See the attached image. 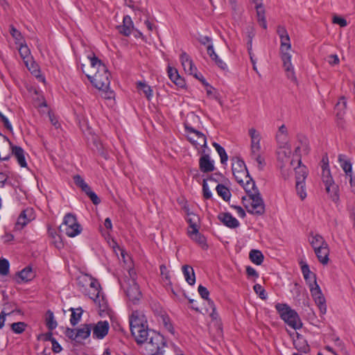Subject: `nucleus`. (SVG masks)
I'll return each mask as SVG.
<instances>
[{
  "instance_id": "13",
  "label": "nucleus",
  "mask_w": 355,
  "mask_h": 355,
  "mask_svg": "<svg viewBox=\"0 0 355 355\" xmlns=\"http://www.w3.org/2000/svg\"><path fill=\"white\" fill-rule=\"evenodd\" d=\"M33 218V209H26L21 211L15 223L16 230H21Z\"/></svg>"
},
{
  "instance_id": "9",
  "label": "nucleus",
  "mask_w": 355,
  "mask_h": 355,
  "mask_svg": "<svg viewBox=\"0 0 355 355\" xmlns=\"http://www.w3.org/2000/svg\"><path fill=\"white\" fill-rule=\"evenodd\" d=\"M322 178L324 183L327 192L330 194L334 200L338 198L337 194V186L334 184V180L331 175L329 164L324 163V166H322Z\"/></svg>"
},
{
  "instance_id": "16",
  "label": "nucleus",
  "mask_w": 355,
  "mask_h": 355,
  "mask_svg": "<svg viewBox=\"0 0 355 355\" xmlns=\"http://www.w3.org/2000/svg\"><path fill=\"white\" fill-rule=\"evenodd\" d=\"M218 218L229 228H236L240 225L239 220L228 212L219 214Z\"/></svg>"
},
{
  "instance_id": "47",
  "label": "nucleus",
  "mask_w": 355,
  "mask_h": 355,
  "mask_svg": "<svg viewBox=\"0 0 355 355\" xmlns=\"http://www.w3.org/2000/svg\"><path fill=\"white\" fill-rule=\"evenodd\" d=\"M301 270H302V272L303 274L304 277H306V275H311L312 276L311 280H313L312 282H313V281H316L315 274L313 273L310 270L309 266L307 263H304L302 264Z\"/></svg>"
},
{
  "instance_id": "59",
  "label": "nucleus",
  "mask_w": 355,
  "mask_h": 355,
  "mask_svg": "<svg viewBox=\"0 0 355 355\" xmlns=\"http://www.w3.org/2000/svg\"><path fill=\"white\" fill-rule=\"evenodd\" d=\"M0 120L3 123V126L8 130L12 131V127L11 123H10L8 118L4 116L1 112H0Z\"/></svg>"
},
{
  "instance_id": "2",
  "label": "nucleus",
  "mask_w": 355,
  "mask_h": 355,
  "mask_svg": "<svg viewBox=\"0 0 355 355\" xmlns=\"http://www.w3.org/2000/svg\"><path fill=\"white\" fill-rule=\"evenodd\" d=\"M130 328L132 336L138 345H141L148 340L154 330L148 328L145 315L138 311H132L129 318Z\"/></svg>"
},
{
  "instance_id": "32",
  "label": "nucleus",
  "mask_w": 355,
  "mask_h": 355,
  "mask_svg": "<svg viewBox=\"0 0 355 355\" xmlns=\"http://www.w3.org/2000/svg\"><path fill=\"white\" fill-rule=\"evenodd\" d=\"M309 242L313 249L322 247V245H327V243L320 234L311 235L309 239Z\"/></svg>"
},
{
  "instance_id": "48",
  "label": "nucleus",
  "mask_w": 355,
  "mask_h": 355,
  "mask_svg": "<svg viewBox=\"0 0 355 355\" xmlns=\"http://www.w3.org/2000/svg\"><path fill=\"white\" fill-rule=\"evenodd\" d=\"M198 291L201 297L204 300H206L208 303L209 300H211L209 298V292L206 287L203 286L202 285H200L198 288Z\"/></svg>"
},
{
  "instance_id": "61",
  "label": "nucleus",
  "mask_w": 355,
  "mask_h": 355,
  "mask_svg": "<svg viewBox=\"0 0 355 355\" xmlns=\"http://www.w3.org/2000/svg\"><path fill=\"white\" fill-rule=\"evenodd\" d=\"M178 71L175 68H173L170 66L168 67V75L169 78L173 82L174 79L178 76Z\"/></svg>"
},
{
  "instance_id": "51",
  "label": "nucleus",
  "mask_w": 355,
  "mask_h": 355,
  "mask_svg": "<svg viewBox=\"0 0 355 355\" xmlns=\"http://www.w3.org/2000/svg\"><path fill=\"white\" fill-rule=\"evenodd\" d=\"M10 33L12 37L18 42L23 40L21 33L18 30H17V28H15V26H13L12 25L10 26Z\"/></svg>"
},
{
  "instance_id": "4",
  "label": "nucleus",
  "mask_w": 355,
  "mask_h": 355,
  "mask_svg": "<svg viewBox=\"0 0 355 355\" xmlns=\"http://www.w3.org/2000/svg\"><path fill=\"white\" fill-rule=\"evenodd\" d=\"M146 355H164L167 347L165 338L155 331L145 342Z\"/></svg>"
},
{
  "instance_id": "50",
  "label": "nucleus",
  "mask_w": 355,
  "mask_h": 355,
  "mask_svg": "<svg viewBox=\"0 0 355 355\" xmlns=\"http://www.w3.org/2000/svg\"><path fill=\"white\" fill-rule=\"evenodd\" d=\"M72 313L70 318V323L72 326H75L80 321L82 313H76L73 309H71Z\"/></svg>"
},
{
  "instance_id": "36",
  "label": "nucleus",
  "mask_w": 355,
  "mask_h": 355,
  "mask_svg": "<svg viewBox=\"0 0 355 355\" xmlns=\"http://www.w3.org/2000/svg\"><path fill=\"white\" fill-rule=\"evenodd\" d=\"M19 53L23 58L26 65L28 67V60L30 58V50L26 44L21 43L19 48Z\"/></svg>"
},
{
  "instance_id": "54",
  "label": "nucleus",
  "mask_w": 355,
  "mask_h": 355,
  "mask_svg": "<svg viewBox=\"0 0 355 355\" xmlns=\"http://www.w3.org/2000/svg\"><path fill=\"white\" fill-rule=\"evenodd\" d=\"M279 168H280L281 173H282L283 178L285 180L288 179L292 173L291 168H286V164H280Z\"/></svg>"
},
{
  "instance_id": "33",
  "label": "nucleus",
  "mask_w": 355,
  "mask_h": 355,
  "mask_svg": "<svg viewBox=\"0 0 355 355\" xmlns=\"http://www.w3.org/2000/svg\"><path fill=\"white\" fill-rule=\"evenodd\" d=\"M216 191L219 196H220L224 200L228 201L231 197V193L229 189L223 184H218L216 186Z\"/></svg>"
},
{
  "instance_id": "49",
  "label": "nucleus",
  "mask_w": 355,
  "mask_h": 355,
  "mask_svg": "<svg viewBox=\"0 0 355 355\" xmlns=\"http://www.w3.org/2000/svg\"><path fill=\"white\" fill-rule=\"evenodd\" d=\"M161 275L163 277V278L165 279V280L167 282V284H171V277H170V272L167 269L166 266L164 264L161 265L159 266Z\"/></svg>"
},
{
  "instance_id": "31",
  "label": "nucleus",
  "mask_w": 355,
  "mask_h": 355,
  "mask_svg": "<svg viewBox=\"0 0 355 355\" xmlns=\"http://www.w3.org/2000/svg\"><path fill=\"white\" fill-rule=\"evenodd\" d=\"M91 326L89 324H84L82 327L76 329L78 342L88 338L91 334Z\"/></svg>"
},
{
  "instance_id": "18",
  "label": "nucleus",
  "mask_w": 355,
  "mask_h": 355,
  "mask_svg": "<svg viewBox=\"0 0 355 355\" xmlns=\"http://www.w3.org/2000/svg\"><path fill=\"white\" fill-rule=\"evenodd\" d=\"M199 168L203 173L211 172L214 170V161L210 159L209 155L205 154L199 159Z\"/></svg>"
},
{
  "instance_id": "21",
  "label": "nucleus",
  "mask_w": 355,
  "mask_h": 355,
  "mask_svg": "<svg viewBox=\"0 0 355 355\" xmlns=\"http://www.w3.org/2000/svg\"><path fill=\"white\" fill-rule=\"evenodd\" d=\"M132 28L133 23L129 15L124 16L123 25L118 26L119 32L125 36H129L131 34Z\"/></svg>"
},
{
  "instance_id": "19",
  "label": "nucleus",
  "mask_w": 355,
  "mask_h": 355,
  "mask_svg": "<svg viewBox=\"0 0 355 355\" xmlns=\"http://www.w3.org/2000/svg\"><path fill=\"white\" fill-rule=\"evenodd\" d=\"M10 144L12 148V154L16 157L19 166L23 168L26 167L27 163L25 159V152L24 149L20 146H13L10 142Z\"/></svg>"
},
{
  "instance_id": "52",
  "label": "nucleus",
  "mask_w": 355,
  "mask_h": 355,
  "mask_svg": "<svg viewBox=\"0 0 355 355\" xmlns=\"http://www.w3.org/2000/svg\"><path fill=\"white\" fill-rule=\"evenodd\" d=\"M287 136V128L285 125H282L279 128V132L277 134V139H283L284 140L286 138Z\"/></svg>"
},
{
  "instance_id": "44",
  "label": "nucleus",
  "mask_w": 355,
  "mask_h": 355,
  "mask_svg": "<svg viewBox=\"0 0 355 355\" xmlns=\"http://www.w3.org/2000/svg\"><path fill=\"white\" fill-rule=\"evenodd\" d=\"M250 156L252 159L256 160L258 164V167L260 170H262L264 166L266 165L265 159L260 154V152H256L253 153H250Z\"/></svg>"
},
{
  "instance_id": "27",
  "label": "nucleus",
  "mask_w": 355,
  "mask_h": 355,
  "mask_svg": "<svg viewBox=\"0 0 355 355\" xmlns=\"http://www.w3.org/2000/svg\"><path fill=\"white\" fill-rule=\"evenodd\" d=\"M293 343L295 348L302 352L306 353L309 351V345H308L306 340L302 336L297 333V338L294 340Z\"/></svg>"
},
{
  "instance_id": "38",
  "label": "nucleus",
  "mask_w": 355,
  "mask_h": 355,
  "mask_svg": "<svg viewBox=\"0 0 355 355\" xmlns=\"http://www.w3.org/2000/svg\"><path fill=\"white\" fill-rule=\"evenodd\" d=\"M186 129L189 132L193 134L195 137H196V139H201V142L202 143V147H205V148L207 147V139H206L205 135L203 133L195 130L194 128H193L191 127H189L187 125H186Z\"/></svg>"
},
{
  "instance_id": "10",
  "label": "nucleus",
  "mask_w": 355,
  "mask_h": 355,
  "mask_svg": "<svg viewBox=\"0 0 355 355\" xmlns=\"http://www.w3.org/2000/svg\"><path fill=\"white\" fill-rule=\"evenodd\" d=\"M248 197L251 202L249 205H245L247 211L252 214L263 215L265 213V204L259 191L250 194Z\"/></svg>"
},
{
  "instance_id": "28",
  "label": "nucleus",
  "mask_w": 355,
  "mask_h": 355,
  "mask_svg": "<svg viewBox=\"0 0 355 355\" xmlns=\"http://www.w3.org/2000/svg\"><path fill=\"white\" fill-rule=\"evenodd\" d=\"M291 151L281 148L277 152V159L280 164H288L293 165V160H290Z\"/></svg>"
},
{
  "instance_id": "58",
  "label": "nucleus",
  "mask_w": 355,
  "mask_h": 355,
  "mask_svg": "<svg viewBox=\"0 0 355 355\" xmlns=\"http://www.w3.org/2000/svg\"><path fill=\"white\" fill-rule=\"evenodd\" d=\"M248 134L250 137L251 141L261 140V135L259 132L254 128H252L249 129Z\"/></svg>"
},
{
  "instance_id": "64",
  "label": "nucleus",
  "mask_w": 355,
  "mask_h": 355,
  "mask_svg": "<svg viewBox=\"0 0 355 355\" xmlns=\"http://www.w3.org/2000/svg\"><path fill=\"white\" fill-rule=\"evenodd\" d=\"M347 107V100L345 97L342 96L340 98L339 101L336 105V109H340L341 110H344Z\"/></svg>"
},
{
  "instance_id": "42",
  "label": "nucleus",
  "mask_w": 355,
  "mask_h": 355,
  "mask_svg": "<svg viewBox=\"0 0 355 355\" xmlns=\"http://www.w3.org/2000/svg\"><path fill=\"white\" fill-rule=\"evenodd\" d=\"M313 300L315 304L319 307L320 313L322 314H325L327 312V305L324 297H317Z\"/></svg>"
},
{
  "instance_id": "3",
  "label": "nucleus",
  "mask_w": 355,
  "mask_h": 355,
  "mask_svg": "<svg viewBox=\"0 0 355 355\" xmlns=\"http://www.w3.org/2000/svg\"><path fill=\"white\" fill-rule=\"evenodd\" d=\"M275 309L281 319L289 327L294 329H300L302 327L303 324L298 313L287 304L277 303Z\"/></svg>"
},
{
  "instance_id": "22",
  "label": "nucleus",
  "mask_w": 355,
  "mask_h": 355,
  "mask_svg": "<svg viewBox=\"0 0 355 355\" xmlns=\"http://www.w3.org/2000/svg\"><path fill=\"white\" fill-rule=\"evenodd\" d=\"M255 8L257 11V21L259 25L264 29L267 28V22L265 16V9L261 1H257Z\"/></svg>"
},
{
  "instance_id": "41",
  "label": "nucleus",
  "mask_w": 355,
  "mask_h": 355,
  "mask_svg": "<svg viewBox=\"0 0 355 355\" xmlns=\"http://www.w3.org/2000/svg\"><path fill=\"white\" fill-rule=\"evenodd\" d=\"M296 191L297 195L300 196L301 200H304L306 197V193L305 191V183L304 182H300L299 180L296 182Z\"/></svg>"
},
{
  "instance_id": "8",
  "label": "nucleus",
  "mask_w": 355,
  "mask_h": 355,
  "mask_svg": "<svg viewBox=\"0 0 355 355\" xmlns=\"http://www.w3.org/2000/svg\"><path fill=\"white\" fill-rule=\"evenodd\" d=\"M232 173L236 182L243 185V179L248 178L250 175L244 161L239 157L232 159Z\"/></svg>"
},
{
  "instance_id": "55",
  "label": "nucleus",
  "mask_w": 355,
  "mask_h": 355,
  "mask_svg": "<svg viewBox=\"0 0 355 355\" xmlns=\"http://www.w3.org/2000/svg\"><path fill=\"white\" fill-rule=\"evenodd\" d=\"M202 192H203V196H204L205 198L209 199V198H211L212 193H211V191L209 190V189L208 187V185H207V180H203V183H202Z\"/></svg>"
},
{
  "instance_id": "29",
  "label": "nucleus",
  "mask_w": 355,
  "mask_h": 355,
  "mask_svg": "<svg viewBox=\"0 0 355 355\" xmlns=\"http://www.w3.org/2000/svg\"><path fill=\"white\" fill-rule=\"evenodd\" d=\"M245 182H243V185L241 186L243 187L248 196H250V194H254L255 193L259 192V190L256 187L255 182L250 175L248 178H245Z\"/></svg>"
},
{
  "instance_id": "20",
  "label": "nucleus",
  "mask_w": 355,
  "mask_h": 355,
  "mask_svg": "<svg viewBox=\"0 0 355 355\" xmlns=\"http://www.w3.org/2000/svg\"><path fill=\"white\" fill-rule=\"evenodd\" d=\"M314 252L318 261L323 265L327 264L329 261V245H322V247L314 249Z\"/></svg>"
},
{
  "instance_id": "1",
  "label": "nucleus",
  "mask_w": 355,
  "mask_h": 355,
  "mask_svg": "<svg viewBox=\"0 0 355 355\" xmlns=\"http://www.w3.org/2000/svg\"><path fill=\"white\" fill-rule=\"evenodd\" d=\"M90 60L89 69H84L85 65H82V70L92 85L100 90H107L110 84V73L107 67L94 53L88 55Z\"/></svg>"
},
{
  "instance_id": "15",
  "label": "nucleus",
  "mask_w": 355,
  "mask_h": 355,
  "mask_svg": "<svg viewBox=\"0 0 355 355\" xmlns=\"http://www.w3.org/2000/svg\"><path fill=\"white\" fill-rule=\"evenodd\" d=\"M180 60L185 72L188 73L189 75H192L197 71V68L194 65L190 56L186 52L182 53L180 55Z\"/></svg>"
},
{
  "instance_id": "12",
  "label": "nucleus",
  "mask_w": 355,
  "mask_h": 355,
  "mask_svg": "<svg viewBox=\"0 0 355 355\" xmlns=\"http://www.w3.org/2000/svg\"><path fill=\"white\" fill-rule=\"evenodd\" d=\"M189 222L191 223V231H189V234L192 240L198 243L202 248L207 249L208 245L206 242L205 237L198 232L195 223H191V219H189Z\"/></svg>"
},
{
  "instance_id": "43",
  "label": "nucleus",
  "mask_w": 355,
  "mask_h": 355,
  "mask_svg": "<svg viewBox=\"0 0 355 355\" xmlns=\"http://www.w3.org/2000/svg\"><path fill=\"white\" fill-rule=\"evenodd\" d=\"M47 313L49 314V316L46 318V324L49 330H53L57 327V322L54 319L53 313L52 311H48Z\"/></svg>"
},
{
  "instance_id": "17",
  "label": "nucleus",
  "mask_w": 355,
  "mask_h": 355,
  "mask_svg": "<svg viewBox=\"0 0 355 355\" xmlns=\"http://www.w3.org/2000/svg\"><path fill=\"white\" fill-rule=\"evenodd\" d=\"M89 287L93 290V292L89 293V298L92 299L96 303H98L101 305V302L99 300L100 293H101V286L100 284L97 282L96 279H94L91 277V279L88 284Z\"/></svg>"
},
{
  "instance_id": "53",
  "label": "nucleus",
  "mask_w": 355,
  "mask_h": 355,
  "mask_svg": "<svg viewBox=\"0 0 355 355\" xmlns=\"http://www.w3.org/2000/svg\"><path fill=\"white\" fill-rule=\"evenodd\" d=\"M91 277L92 276H89L87 275H85L81 277H79L77 279L78 284L82 287L86 286L87 285H88L89 280L91 279Z\"/></svg>"
},
{
  "instance_id": "30",
  "label": "nucleus",
  "mask_w": 355,
  "mask_h": 355,
  "mask_svg": "<svg viewBox=\"0 0 355 355\" xmlns=\"http://www.w3.org/2000/svg\"><path fill=\"white\" fill-rule=\"evenodd\" d=\"M345 158V156L344 155H338V162L345 173L346 178H347V177L352 175V165L350 161L347 160Z\"/></svg>"
},
{
  "instance_id": "6",
  "label": "nucleus",
  "mask_w": 355,
  "mask_h": 355,
  "mask_svg": "<svg viewBox=\"0 0 355 355\" xmlns=\"http://www.w3.org/2000/svg\"><path fill=\"white\" fill-rule=\"evenodd\" d=\"M130 277H125L123 282L121 283V287L124 290L128 300L132 303H137L141 297V293L139 286L135 281L134 273L132 270L128 271Z\"/></svg>"
},
{
  "instance_id": "25",
  "label": "nucleus",
  "mask_w": 355,
  "mask_h": 355,
  "mask_svg": "<svg viewBox=\"0 0 355 355\" xmlns=\"http://www.w3.org/2000/svg\"><path fill=\"white\" fill-rule=\"evenodd\" d=\"M301 159L297 160L298 166L295 167L296 182L299 180L300 182H304L308 175L307 168L302 165Z\"/></svg>"
},
{
  "instance_id": "56",
  "label": "nucleus",
  "mask_w": 355,
  "mask_h": 355,
  "mask_svg": "<svg viewBox=\"0 0 355 355\" xmlns=\"http://www.w3.org/2000/svg\"><path fill=\"white\" fill-rule=\"evenodd\" d=\"M152 310L155 318H157L159 315L162 314L165 310L157 303L152 305Z\"/></svg>"
},
{
  "instance_id": "62",
  "label": "nucleus",
  "mask_w": 355,
  "mask_h": 355,
  "mask_svg": "<svg viewBox=\"0 0 355 355\" xmlns=\"http://www.w3.org/2000/svg\"><path fill=\"white\" fill-rule=\"evenodd\" d=\"M216 63V64L223 70H225L227 69V66L223 60H222L218 55H216V58H211Z\"/></svg>"
},
{
  "instance_id": "7",
  "label": "nucleus",
  "mask_w": 355,
  "mask_h": 355,
  "mask_svg": "<svg viewBox=\"0 0 355 355\" xmlns=\"http://www.w3.org/2000/svg\"><path fill=\"white\" fill-rule=\"evenodd\" d=\"M60 230L69 237H74L80 234L82 228L78 223L76 216L69 213L64 217L63 222L60 226Z\"/></svg>"
},
{
  "instance_id": "11",
  "label": "nucleus",
  "mask_w": 355,
  "mask_h": 355,
  "mask_svg": "<svg viewBox=\"0 0 355 355\" xmlns=\"http://www.w3.org/2000/svg\"><path fill=\"white\" fill-rule=\"evenodd\" d=\"M73 180L76 185L86 193L94 205H97L101 202L100 198L94 191H92L90 187L85 182L80 175H74Z\"/></svg>"
},
{
  "instance_id": "57",
  "label": "nucleus",
  "mask_w": 355,
  "mask_h": 355,
  "mask_svg": "<svg viewBox=\"0 0 355 355\" xmlns=\"http://www.w3.org/2000/svg\"><path fill=\"white\" fill-rule=\"evenodd\" d=\"M261 140L251 141L250 144V153L260 152L261 151Z\"/></svg>"
},
{
  "instance_id": "24",
  "label": "nucleus",
  "mask_w": 355,
  "mask_h": 355,
  "mask_svg": "<svg viewBox=\"0 0 355 355\" xmlns=\"http://www.w3.org/2000/svg\"><path fill=\"white\" fill-rule=\"evenodd\" d=\"M156 319L158 323L159 324H162L166 330H167L171 334L174 333L173 326L166 311L162 314L159 315L157 318H156Z\"/></svg>"
},
{
  "instance_id": "39",
  "label": "nucleus",
  "mask_w": 355,
  "mask_h": 355,
  "mask_svg": "<svg viewBox=\"0 0 355 355\" xmlns=\"http://www.w3.org/2000/svg\"><path fill=\"white\" fill-rule=\"evenodd\" d=\"M312 284L310 285V291L313 298H315L317 297H324L322 291L317 283V281H313Z\"/></svg>"
},
{
  "instance_id": "40",
  "label": "nucleus",
  "mask_w": 355,
  "mask_h": 355,
  "mask_svg": "<svg viewBox=\"0 0 355 355\" xmlns=\"http://www.w3.org/2000/svg\"><path fill=\"white\" fill-rule=\"evenodd\" d=\"M10 269L9 261L4 258L0 259V275L6 276L8 275Z\"/></svg>"
},
{
  "instance_id": "14",
  "label": "nucleus",
  "mask_w": 355,
  "mask_h": 355,
  "mask_svg": "<svg viewBox=\"0 0 355 355\" xmlns=\"http://www.w3.org/2000/svg\"><path fill=\"white\" fill-rule=\"evenodd\" d=\"M109 323L107 321H99L93 328V337L97 339L103 338L108 333Z\"/></svg>"
},
{
  "instance_id": "26",
  "label": "nucleus",
  "mask_w": 355,
  "mask_h": 355,
  "mask_svg": "<svg viewBox=\"0 0 355 355\" xmlns=\"http://www.w3.org/2000/svg\"><path fill=\"white\" fill-rule=\"evenodd\" d=\"M182 269L186 282L189 285H194L196 282V276L193 268L189 265H184Z\"/></svg>"
},
{
  "instance_id": "5",
  "label": "nucleus",
  "mask_w": 355,
  "mask_h": 355,
  "mask_svg": "<svg viewBox=\"0 0 355 355\" xmlns=\"http://www.w3.org/2000/svg\"><path fill=\"white\" fill-rule=\"evenodd\" d=\"M280 52L281 58L283 62V66L285 69L287 77L293 80H296L294 69L291 63V55L288 52L291 49V44L289 35L280 38Z\"/></svg>"
},
{
  "instance_id": "37",
  "label": "nucleus",
  "mask_w": 355,
  "mask_h": 355,
  "mask_svg": "<svg viewBox=\"0 0 355 355\" xmlns=\"http://www.w3.org/2000/svg\"><path fill=\"white\" fill-rule=\"evenodd\" d=\"M137 87L139 91H141L144 93L148 100L150 99L153 95V90L149 85L142 82H138Z\"/></svg>"
},
{
  "instance_id": "46",
  "label": "nucleus",
  "mask_w": 355,
  "mask_h": 355,
  "mask_svg": "<svg viewBox=\"0 0 355 355\" xmlns=\"http://www.w3.org/2000/svg\"><path fill=\"white\" fill-rule=\"evenodd\" d=\"M253 289L261 300H266L267 298L266 290L261 285L257 284L253 286Z\"/></svg>"
},
{
  "instance_id": "45",
  "label": "nucleus",
  "mask_w": 355,
  "mask_h": 355,
  "mask_svg": "<svg viewBox=\"0 0 355 355\" xmlns=\"http://www.w3.org/2000/svg\"><path fill=\"white\" fill-rule=\"evenodd\" d=\"M27 324L24 322H14L11 324V329L15 334H21L24 331Z\"/></svg>"
},
{
  "instance_id": "63",
  "label": "nucleus",
  "mask_w": 355,
  "mask_h": 355,
  "mask_svg": "<svg viewBox=\"0 0 355 355\" xmlns=\"http://www.w3.org/2000/svg\"><path fill=\"white\" fill-rule=\"evenodd\" d=\"M347 107V100L345 97L342 96L340 98L339 101L336 105V109H340L341 110H344Z\"/></svg>"
},
{
  "instance_id": "35",
  "label": "nucleus",
  "mask_w": 355,
  "mask_h": 355,
  "mask_svg": "<svg viewBox=\"0 0 355 355\" xmlns=\"http://www.w3.org/2000/svg\"><path fill=\"white\" fill-rule=\"evenodd\" d=\"M212 146L215 148L216 150L218 153L221 164H226L228 159V156L225 148L216 142H214Z\"/></svg>"
},
{
  "instance_id": "60",
  "label": "nucleus",
  "mask_w": 355,
  "mask_h": 355,
  "mask_svg": "<svg viewBox=\"0 0 355 355\" xmlns=\"http://www.w3.org/2000/svg\"><path fill=\"white\" fill-rule=\"evenodd\" d=\"M76 332V329L67 328L65 334L69 338L78 342L77 334Z\"/></svg>"
},
{
  "instance_id": "23",
  "label": "nucleus",
  "mask_w": 355,
  "mask_h": 355,
  "mask_svg": "<svg viewBox=\"0 0 355 355\" xmlns=\"http://www.w3.org/2000/svg\"><path fill=\"white\" fill-rule=\"evenodd\" d=\"M19 279L16 280L17 283L21 284V282H27L34 278V274L32 268L29 266L26 267L21 271L17 273Z\"/></svg>"
},
{
  "instance_id": "34",
  "label": "nucleus",
  "mask_w": 355,
  "mask_h": 355,
  "mask_svg": "<svg viewBox=\"0 0 355 355\" xmlns=\"http://www.w3.org/2000/svg\"><path fill=\"white\" fill-rule=\"evenodd\" d=\"M250 259L257 265H261L263 261V255L260 250H252L250 252Z\"/></svg>"
}]
</instances>
